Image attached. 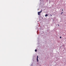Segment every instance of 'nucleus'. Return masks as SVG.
<instances>
[{"label": "nucleus", "instance_id": "5", "mask_svg": "<svg viewBox=\"0 0 66 66\" xmlns=\"http://www.w3.org/2000/svg\"><path fill=\"white\" fill-rule=\"evenodd\" d=\"M35 52H37V50L36 49L35 50Z\"/></svg>", "mask_w": 66, "mask_h": 66}, {"label": "nucleus", "instance_id": "1", "mask_svg": "<svg viewBox=\"0 0 66 66\" xmlns=\"http://www.w3.org/2000/svg\"><path fill=\"white\" fill-rule=\"evenodd\" d=\"M37 62H38V56H37Z\"/></svg>", "mask_w": 66, "mask_h": 66}, {"label": "nucleus", "instance_id": "8", "mask_svg": "<svg viewBox=\"0 0 66 66\" xmlns=\"http://www.w3.org/2000/svg\"><path fill=\"white\" fill-rule=\"evenodd\" d=\"M63 11V9L62 10V11Z\"/></svg>", "mask_w": 66, "mask_h": 66}, {"label": "nucleus", "instance_id": "7", "mask_svg": "<svg viewBox=\"0 0 66 66\" xmlns=\"http://www.w3.org/2000/svg\"><path fill=\"white\" fill-rule=\"evenodd\" d=\"M60 38H62V37H60Z\"/></svg>", "mask_w": 66, "mask_h": 66}, {"label": "nucleus", "instance_id": "2", "mask_svg": "<svg viewBox=\"0 0 66 66\" xmlns=\"http://www.w3.org/2000/svg\"><path fill=\"white\" fill-rule=\"evenodd\" d=\"M45 17H47L48 16V14H46L45 15Z\"/></svg>", "mask_w": 66, "mask_h": 66}, {"label": "nucleus", "instance_id": "10", "mask_svg": "<svg viewBox=\"0 0 66 66\" xmlns=\"http://www.w3.org/2000/svg\"><path fill=\"white\" fill-rule=\"evenodd\" d=\"M58 26H59V24H58Z\"/></svg>", "mask_w": 66, "mask_h": 66}, {"label": "nucleus", "instance_id": "4", "mask_svg": "<svg viewBox=\"0 0 66 66\" xmlns=\"http://www.w3.org/2000/svg\"><path fill=\"white\" fill-rule=\"evenodd\" d=\"M39 13H42V10H41V11L40 12H38Z\"/></svg>", "mask_w": 66, "mask_h": 66}, {"label": "nucleus", "instance_id": "9", "mask_svg": "<svg viewBox=\"0 0 66 66\" xmlns=\"http://www.w3.org/2000/svg\"><path fill=\"white\" fill-rule=\"evenodd\" d=\"M51 16H52V15L51 14Z\"/></svg>", "mask_w": 66, "mask_h": 66}, {"label": "nucleus", "instance_id": "6", "mask_svg": "<svg viewBox=\"0 0 66 66\" xmlns=\"http://www.w3.org/2000/svg\"><path fill=\"white\" fill-rule=\"evenodd\" d=\"M63 12H61V15H62V14H63Z\"/></svg>", "mask_w": 66, "mask_h": 66}, {"label": "nucleus", "instance_id": "3", "mask_svg": "<svg viewBox=\"0 0 66 66\" xmlns=\"http://www.w3.org/2000/svg\"><path fill=\"white\" fill-rule=\"evenodd\" d=\"M38 15H40V13H39V12H38Z\"/></svg>", "mask_w": 66, "mask_h": 66}]
</instances>
